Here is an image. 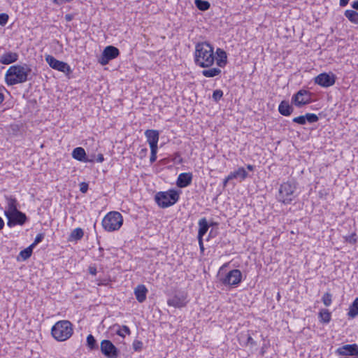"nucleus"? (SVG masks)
<instances>
[{"mask_svg":"<svg viewBox=\"0 0 358 358\" xmlns=\"http://www.w3.org/2000/svg\"><path fill=\"white\" fill-rule=\"evenodd\" d=\"M147 292L148 289L143 285H139L135 288L134 294L139 303H143L145 300Z\"/></svg>","mask_w":358,"mask_h":358,"instance_id":"nucleus-20","label":"nucleus"},{"mask_svg":"<svg viewBox=\"0 0 358 358\" xmlns=\"http://www.w3.org/2000/svg\"><path fill=\"white\" fill-rule=\"evenodd\" d=\"M104 160V158H103V155L102 154H99L98 156H97V159H96V161L98 162H103Z\"/></svg>","mask_w":358,"mask_h":358,"instance_id":"nucleus-47","label":"nucleus"},{"mask_svg":"<svg viewBox=\"0 0 358 358\" xmlns=\"http://www.w3.org/2000/svg\"><path fill=\"white\" fill-rule=\"evenodd\" d=\"M331 294L329 292L324 294L322 296V302L326 306H329L331 303Z\"/></svg>","mask_w":358,"mask_h":358,"instance_id":"nucleus-35","label":"nucleus"},{"mask_svg":"<svg viewBox=\"0 0 358 358\" xmlns=\"http://www.w3.org/2000/svg\"><path fill=\"white\" fill-rule=\"evenodd\" d=\"M230 180H227V177L225 178V180H224V186H226L227 185V183Z\"/></svg>","mask_w":358,"mask_h":358,"instance_id":"nucleus-54","label":"nucleus"},{"mask_svg":"<svg viewBox=\"0 0 358 358\" xmlns=\"http://www.w3.org/2000/svg\"><path fill=\"white\" fill-rule=\"evenodd\" d=\"M199 233H198V238H202L203 236L206 234L208 229V224L205 218L201 219L199 222Z\"/></svg>","mask_w":358,"mask_h":358,"instance_id":"nucleus-26","label":"nucleus"},{"mask_svg":"<svg viewBox=\"0 0 358 358\" xmlns=\"http://www.w3.org/2000/svg\"><path fill=\"white\" fill-rule=\"evenodd\" d=\"M241 272L238 269H234L227 273L222 282L224 285H236L241 282Z\"/></svg>","mask_w":358,"mask_h":358,"instance_id":"nucleus-11","label":"nucleus"},{"mask_svg":"<svg viewBox=\"0 0 358 358\" xmlns=\"http://www.w3.org/2000/svg\"><path fill=\"white\" fill-rule=\"evenodd\" d=\"M247 169L249 170V171H253L254 169V166L252 165H250V164H248L247 166Z\"/></svg>","mask_w":358,"mask_h":358,"instance_id":"nucleus-52","label":"nucleus"},{"mask_svg":"<svg viewBox=\"0 0 358 358\" xmlns=\"http://www.w3.org/2000/svg\"><path fill=\"white\" fill-rule=\"evenodd\" d=\"M123 218L122 215L116 211L108 213L102 220L103 228L108 231H113L117 230L122 225Z\"/></svg>","mask_w":358,"mask_h":358,"instance_id":"nucleus-4","label":"nucleus"},{"mask_svg":"<svg viewBox=\"0 0 358 358\" xmlns=\"http://www.w3.org/2000/svg\"><path fill=\"white\" fill-rule=\"evenodd\" d=\"M192 173H182L178 177L176 185L180 188L185 187L192 182Z\"/></svg>","mask_w":358,"mask_h":358,"instance_id":"nucleus-17","label":"nucleus"},{"mask_svg":"<svg viewBox=\"0 0 358 358\" xmlns=\"http://www.w3.org/2000/svg\"><path fill=\"white\" fill-rule=\"evenodd\" d=\"M169 306H173L175 308H180L185 306V297L184 296L176 295L173 297L169 299L167 301Z\"/></svg>","mask_w":358,"mask_h":358,"instance_id":"nucleus-21","label":"nucleus"},{"mask_svg":"<svg viewBox=\"0 0 358 358\" xmlns=\"http://www.w3.org/2000/svg\"><path fill=\"white\" fill-rule=\"evenodd\" d=\"M31 71L30 66L26 64L11 66L6 72L5 82L9 86L24 83L28 80Z\"/></svg>","mask_w":358,"mask_h":358,"instance_id":"nucleus-2","label":"nucleus"},{"mask_svg":"<svg viewBox=\"0 0 358 358\" xmlns=\"http://www.w3.org/2000/svg\"><path fill=\"white\" fill-rule=\"evenodd\" d=\"M179 199L178 194L174 190L158 192L155 201L162 208H167L176 203Z\"/></svg>","mask_w":358,"mask_h":358,"instance_id":"nucleus-5","label":"nucleus"},{"mask_svg":"<svg viewBox=\"0 0 358 358\" xmlns=\"http://www.w3.org/2000/svg\"><path fill=\"white\" fill-rule=\"evenodd\" d=\"M278 110L281 115L284 116H288L292 114L293 108L289 104L287 101H282L279 105Z\"/></svg>","mask_w":358,"mask_h":358,"instance_id":"nucleus-23","label":"nucleus"},{"mask_svg":"<svg viewBox=\"0 0 358 358\" xmlns=\"http://www.w3.org/2000/svg\"><path fill=\"white\" fill-rule=\"evenodd\" d=\"M345 16L352 23L358 24V13L352 10H346Z\"/></svg>","mask_w":358,"mask_h":358,"instance_id":"nucleus-27","label":"nucleus"},{"mask_svg":"<svg viewBox=\"0 0 358 358\" xmlns=\"http://www.w3.org/2000/svg\"><path fill=\"white\" fill-rule=\"evenodd\" d=\"M151 155L150 157V161L151 163H153L156 161L157 159V148H150Z\"/></svg>","mask_w":358,"mask_h":358,"instance_id":"nucleus-38","label":"nucleus"},{"mask_svg":"<svg viewBox=\"0 0 358 358\" xmlns=\"http://www.w3.org/2000/svg\"><path fill=\"white\" fill-rule=\"evenodd\" d=\"M43 237H44V236L43 234H38L36 236L34 242L31 245V246L34 248L36 245L39 243L43 240Z\"/></svg>","mask_w":358,"mask_h":358,"instance_id":"nucleus-41","label":"nucleus"},{"mask_svg":"<svg viewBox=\"0 0 358 358\" xmlns=\"http://www.w3.org/2000/svg\"><path fill=\"white\" fill-rule=\"evenodd\" d=\"M319 318L320 322L328 323L331 320V313L327 309H322L319 313Z\"/></svg>","mask_w":358,"mask_h":358,"instance_id":"nucleus-29","label":"nucleus"},{"mask_svg":"<svg viewBox=\"0 0 358 358\" xmlns=\"http://www.w3.org/2000/svg\"><path fill=\"white\" fill-rule=\"evenodd\" d=\"M194 56L196 64L202 68L210 67L214 64V48L207 42L199 43L196 45Z\"/></svg>","mask_w":358,"mask_h":358,"instance_id":"nucleus-1","label":"nucleus"},{"mask_svg":"<svg viewBox=\"0 0 358 358\" xmlns=\"http://www.w3.org/2000/svg\"><path fill=\"white\" fill-rule=\"evenodd\" d=\"M52 336L58 341H64L73 334L72 324L68 320H61L52 327Z\"/></svg>","mask_w":358,"mask_h":358,"instance_id":"nucleus-3","label":"nucleus"},{"mask_svg":"<svg viewBox=\"0 0 358 358\" xmlns=\"http://www.w3.org/2000/svg\"><path fill=\"white\" fill-rule=\"evenodd\" d=\"M296 189L295 182H284L279 189V201L283 203H291L295 197L294 192Z\"/></svg>","mask_w":358,"mask_h":358,"instance_id":"nucleus-6","label":"nucleus"},{"mask_svg":"<svg viewBox=\"0 0 358 358\" xmlns=\"http://www.w3.org/2000/svg\"><path fill=\"white\" fill-rule=\"evenodd\" d=\"M84 232L82 229L76 228L72 231L70 237L74 240H80L83 238Z\"/></svg>","mask_w":358,"mask_h":358,"instance_id":"nucleus-30","label":"nucleus"},{"mask_svg":"<svg viewBox=\"0 0 358 358\" xmlns=\"http://www.w3.org/2000/svg\"><path fill=\"white\" fill-rule=\"evenodd\" d=\"M11 214V215H9V217H7V225L9 227H12L17 224L23 225L26 222L27 216L24 213L17 210V212Z\"/></svg>","mask_w":358,"mask_h":358,"instance_id":"nucleus-10","label":"nucleus"},{"mask_svg":"<svg viewBox=\"0 0 358 358\" xmlns=\"http://www.w3.org/2000/svg\"><path fill=\"white\" fill-rule=\"evenodd\" d=\"M350 0H340V6L343 7L345 6Z\"/></svg>","mask_w":358,"mask_h":358,"instance_id":"nucleus-48","label":"nucleus"},{"mask_svg":"<svg viewBox=\"0 0 358 358\" xmlns=\"http://www.w3.org/2000/svg\"><path fill=\"white\" fill-rule=\"evenodd\" d=\"M55 3L61 5L66 2L71 1L72 0H52Z\"/></svg>","mask_w":358,"mask_h":358,"instance_id":"nucleus-45","label":"nucleus"},{"mask_svg":"<svg viewBox=\"0 0 358 358\" xmlns=\"http://www.w3.org/2000/svg\"><path fill=\"white\" fill-rule=\"evenodd\" d=\"M147 141L150 148H157L159 132L157 130L148 129L145 132Z\"/></svg>","mask_w":358,"mask_h":358,"instance_id":"nucleus-16","label":"nucleus"},{"mask_svg":"<svg viewBox=\"0 0 358 358\" xmlns=\"http://www.w3.org/2000/svg\"><path fill=\"white\" fill-rule=\"evenodd\" d=\"M216 53L218 57L217 59V64L220 67L224 66L227 64V59L226 52L224 50H223L222 49L217 48Z\"/></svg>","mask_w":358,"mask_h":358,"instance_id":"nucleus-24","label":"nucleus"},{"mask_svg":"<svg viewBox=\"0 0 358 358\" xmlns=\"http://www.w3.org/2000/svg\"><path fill=\"white\" fill-rule=\"evenodd\" d=\"M120 54L119 50L112 45L107 46L104 48L99 62L101 65L107 64L110 60L116 58Z\"/></svg>","mask_w":358,"mask_h":358,"instance_id":"nucleus-9","label":"nucleus"},{"mask_svg":"<svg viewBox=\"0 0 358 358\" xmlns=\"http://www.w3.org/2000/svg\"><path fill=\"white\" fill-rule=\"evenodd\" d=\"M222 96H223V92L220 90H216L213 93V99L215 101H219L222 97Z\"/></svg>","mask_w":358,"mask_h":358,"instance_id":"nucleus-37","label":"nucleus"},{"mask_svg":"<svg viewBox=\"0 0 358 358\" xmlns=\"http://www.w3.org/2000/svg\"><path fill=\"white\" fill-rule=\"evenodd\" d=\"M199 240V247H200V250L201 252H203L204 250V247H203V239L202 238H198Z\"/></svg>","mask_w":358,"mask_h":358,"instance_id":"nucleus-46","label":"nucleus"},{"mask_svg":"<svg viewBox=\"0 0 358 358\" xmlns=\"http://www.w3.org/2000/svg\"><path fill=\"white\" fill-rule=\"evenodd\" d=\"M4 227V221L3 219L0 217V230L2 229Z\"/></svg>","mask_w":358,"mask_h":358,"instance_id":"nucleus-50","label":"nucleus"},{"mask_svg":"<svg viewBox=\"0 0 358 358\" xmlns=\"http://www.w3.org/2000/svg\"><path fill=\"white\" fill-rule=\"evenodd\" d=\"M32 250H33V247L29 245L26 249L22 250L20 252V255L22 258V259L25 260V259H28L31 255Z\"/></svg>","mask_w":358,"mask_h":358,"instance_id":"nucleus-33","label":"nucleus"},{"mask_svg":"<svg viewBox=\"0 0 358 358\" xmlns=\"http://www.w3.org/2000/svg\"><path fill=\"white\" fill-rule=\"evenodd\" d=\"M248 177V173L244 168L240 167L234 172L230 173L227 176V180L238 179L244 180Z\"/></svg>","mask_w":358,"mask_h":358,"instance_id":"nucleus-22","label":"nucleus"},{"mask_svg":"<svg viewBox=\"0 0 358 358\" xmlns=\"http://www.w3.org/2000/svg\"><path fill=\"white\" fill-rule=\"evenodd\" d=\"M88 189V184L86 182H81L80 184V191L83 193L87 192Z\"/></svg>","mask_w":358,"mask_h":358,"instance_id":"nucleus-42","label":"nucleus"},{"mask_svg":"<svg viewBox=\"0 0 358 358\" xmlns=\"http://www.w3.org/2000/svg\"><path fill=\"white\" fill-rule=\"evenodd\" d=\"M221 73V70L218 68H211L209 69L203 70L202 74L206 78H213Z\"/></svg>","mask_w":358,"mask_h":358,"instance_id":"nucleus-28","label":"nucleus"},{"mask_svg":"<svg viewBox=\"0 0 358 358\" xmlns=\"http://www.w3.org/2000/svg\"><path fill=\"white\" fill-rule=\"evenodd\" d=\"M310 96L306 90H299L292 97V102L298 107L310 103Z\"/></svg>","mask_w":358,"mask_h":358,"instance_id":"nucleus-12","label":"nucleus"},{"mask_svg":"<svg viewBox=\"0 0 358 358\" xmlns=\"http://www.w3.org/2000/svg\"><path fill=\"white\" fill-rule=\"evenodd\" d=\"M195 5L201 10H206L210 7L209 2L203 0H195Z\"/></svg>","mask_w":358,"mask_h":358,"instance_id":"nucleus-31","label":"nucleus"},{"mask_svg":"<svg viewBox=\"0 0 358 358\" xmlns=\"http://www.w3.org/2000/svg\"><path fill=\"white\" fill-rule=\"evenodd\" d=\"M87 345L88 348L91 350L97 348L96 341L92 334H89L87 337Z\"/></svg>","mask_w":358,"mask_h":358,"instance_id":"nucleus-32","label":"nucleus"},{"mask_svg":"<svg viewBox=\"0 0 358 358\" xmlns=\"http://www.w3.org/2000/svg\"><path fill=\"white\" fill-rule=\"evenodd\" d=\"M72 157L75 159H77L80 162H92L94 161V159H88L86 158V153L85 150L81 147H78L75 148L72 152Z\"/></svg>","mask_w":358,"mask_h":358,"instance_id":"nucleus-18","label":"nucleus"},{"mask_svg":"<svg viewBox=\"0 0 358 358\" xmlns=\"http://www.w3.org/2000/svg\"><path fill=\"white\" fill-rule=\"evenodd\" d=\"M90 273H92V275H95L96 274V270L95 268H92V267H90Z\"/></svg>","mask_w":358,"mask_h":358,"instance_id":"nucleus-51","label":"nucleus"},{"mask_svg":"<svg viewBox=\"0 0 358 358\" xmlns=\"http://www.w3.org/2000/svg\"><path fill=\"white\" fill-rule=\"evenodd\" d=\"M66 20L69 21V20H71V17L69 15H66Z\"/></svg>","mask_w":358,"mask_h":358,"instance_id":"nucleus-55","label":"nucleus"},{"mask_svg":"<svg viewBox=\"0 0 358 358\" xmlns=\"http://www.w3.org/2000/svg\"><path fill=\"white\" fill-rule=\"evenodd\" d=\"M247 345H250V346H253V345H256V342L254 341V339L250 336H249L248 337Z\"/></svg>","mask_w":358,"mask_h":358,"instance_id":"nucleus-43","label":"nucleus"},{"mask_svg":"<svg viewBox=\"0 0 358 358\" xmlns=\"http://www.w3.org/2000/svg\"><path fill=\"white\" fill-rule=\"evenodd\" d=\"M4 96L3 94L0 92V103L3 101Z\"/></svg>","mask_w":358,"mask_h":358,"instance_id":"nucleus-53","label":"nucleus"},{"mask_svg":"<svg viewBox=\"0 0 358 358\" xmlns=\"http://www.w3.org/2000/svg\"><path fill=\"white\" fill-rule=\"evenodd\" d=\"M348 315L349 316V317L351 318H355L358 315V296L354 300L350 306Z\"/></svg>","mask_w":358,"mask_h":358,"instance_id":"nucleus-25","label":"nucleus"},{"mask_svg":"<svg viewBox=\"0 0 358 358\" xmlns=\"http://www.w3.org/2000/svg\"><path fill=\"white\" fill-rule=\"evenodd\" d=\"M17 59L18 55L16 52H8L0 57V63L8 65L15 62Z\"/></svg>","mask_w":358,"mask_h":358,"instance_id":"nucleus-19","label":"nucleus"},{"mask_svg":"<svg viewBox=\"0 0 358 358\" xmlns=\"http://www.w3.org/2000/svg\"><path fill=\"white\" fill-rule=\"evenodd\" d=\"M293 122L298 123L299 124H304L306 123L305 115H301V116L294 117L293 119Z\"/></svg>","mask_w":358,"mask_h":358,"instance_id":"nucleus-39","label":"nucleus"},{"mask_svg":"<svg viewBox=\"0 0 358 358\" xmlns=\"http://www.w3.org/2000/svg\"><path fill=\"white\" fill-rule=\"evenodd\" d=\"M45 61L51 68L55 70L63 72L66 75H69L71 73V67L67 63L59 61L52 55H46Z\"/></svg>","mask_w":358,"mask_h":358,"instance_id":"nucleus-7","label":"nucleus"},{"mask_svg":"<svg viewBox=\"0 0 358 358\" xmlns=\"http://www.w3.org/2000/svg\"><path fill=\"white\" fill-rule=\"evenodd\" d=\"M131 333L130 329L127 326L123 325L122 328L117 330L116 334L121 337H124V334L129 335Z\"/></svg>","mask_w":358,"mask_h":358,"instance_id":"nucleus-34","label":"nucleus"},{"mask_svg":"<svg viewBox=\"0 0 358 358\" xmlns=\"http://www.w3.org/2000/svg\"><path fill=\"white\" fill-rule=\"evenodd\" d=\"M5 199L7 205L4 211V215L8 217L9 215H12L11 213H14L19 210L17 209V201L15 198L12 196H6Z\"/></svg>","mask_w":358,"mask_h":358,"instance_id":"nucleus-15","label":"nucleus"},{"mask_svg":"<svg viewBox=\"0 0 358 358\" xmlns=\"http://www.w3.org/2000/svg\"><path fill=\"white\" fill-rule=\"evenodd\" d=\"M352 7L355 10H358V0L352 3Z\"/></svg>","mask_w":358,"mask_h":358,"instance_id":"nucleus-49","label":"nucleus"},{"mask_svg":"<svg viewBox=\"0 0 358 358\" xmlns=\"http://www.w3.org/2000/svg\"><path fill=\"white\" fill-rule=\"evenodd\" d=\"M355 235V234H352L351 236L345 237L346 241H348L349 243H356V239L354 238Z\"/></svg>","mask_w":358,"mask_h":358,"instance_id":"nucleus-44","label":"nucleus"},{"mask_svg":"<svg viewBox=\"0 0 358 358\" xmlns=\"http://www.w3.org/2000/svg\"><path fill=\"white\" fill-rule=\"evenodd\" d=\"M100 349L103 355L107 358H117L119 351L109 340H103L101 342Z\"/></svg>","mask_w":358,"mask_h":358,"instance_id":"nucleus-8","label":"nucleus"},{"mask_svg":"<svg viewBox=\"0 0 358 358\" xmlns=\"http://www.w3.org/2000/svg\"><path fill=\"white\" fill-rule=\"evenodd\" d=\"M306 122L308 121L310 123L316 122L318 120V117L313 113H306L305 115Z\"/></svg>","mask_w":358,"mask_h":358,"instance_id":"nucleus-36","label":"nucleus"},{"mask_svg":"<svg viewBox=\"0 0 358 358\" xmlns=\"http://www.w3.org/2000/svg\"><path fill=\"white\" fill-rule=\"evenodd\" d=\"M315 82L324 87H328L333 85L335 83L334 76H329L327 73H321L315 78Z\"/></svg>","mask_w":358,"mask_h":358,"instance_id":"nucleus-13","label":"nucleus"},{"mask_svg":"<svg viewBox=\"0 0 358 358\" xmlns=\"http://www.w3.org/2000/svg\"><path fill=\"white\" fill-rule=\"evenodd\" d=\"M336 353L339 355H357L358 345L357 344L345 345L337 349Z\"/></svg>","mask_w":358,"mask_h":358,"instance_id":"nucleus-14","label":"nucleus"},{"mask_svg":"<svg viewBox=\"0 0 358 358\" xmlns=\"http://www.w3.org/2000/svg\"><path fill=\"white\" fill-rule=\"evenodd\" d=\"M8 20V15L6 13L0 14V24L1 26L5 25Z\"/></svg>","mask_w":358,"mask_h":358,"instance_id":"nucleus-40","label":"nucleus"}]
</instances>
